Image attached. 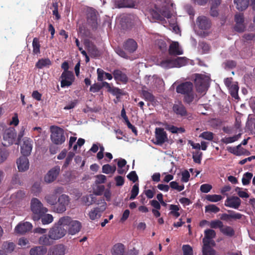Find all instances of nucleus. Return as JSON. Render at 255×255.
Segmentation results:
<instances>
[{
    "label": "nucleus",
    "instance_id": "1",
    "mask_svg": "<svg viewBox=\"0 0 255 255\" xmlns=\"http://www.w3.org/2000/svg\"><path fill=\"white\" fill-rule=\"evenodd\" d=\"M176 91L177 93L184 95V101L187 104L192 103L195 98L194 86L191 82L181 83L176 87Z\"/></svg>",
    "mask_w": 255,
    "mask_h": 255
},
{
    "label": "nucleus",
    "instance_id": "2",
    "mask_svg": "<svg viewBox=\"0 0 255 255\" xmlns=\"http://www.w3.org/2000/svg\"><path fill=\"white\" fill-rule=\"evenodd\" d=\"M58 224L64 226L67 229V233L71 235H75L79 233L81 229V222L77 220H73L69 216H64L59 219Z\"/></svg>",
    "mask_w": 255,
    "mask_h": 255
},
{
    "label": "nucleus",
    "instance_id": "3",
    "mask_svg": "<svg viewBox=\"0 0 255 255\" xmlns=\"http://www.w3.org/2000/svg\"><path fill=\"white\" fill-rule=\"evenodd\" d=\"M30 208L32 212V218L34 221H38L41 215L48 212L47 208L43 207L41 201L36 198H32Z\"/></svg>",
    "mask_w": 255,
    "mask_h": 255
},
{
    "label": "nucleus",
    "instance_id": "4",
    "mask_svg": "<svg viewBox=\"0 0 255 255\" xmlns=\"http://www.w3.org/2000/svg\"><path fill=\"white\" fill-rule=\"evenodd\" d=\"M195 84L198 93H206L209 86V78L203 74H197L195 76Z\"/></svg>",
    "mask_w": 255,
    "mask_h": 255
},
{
    "label": "nucleus",
    "instance_id": "5",
    "mask_svg": "<svg viewBox=\"0 0 255 255\" xmlns=\"http://www.w3.org/2000/svg\"><path fill=\"white\" fill-rule=\"evenodd\" d=\"M50 138L55 144H62L65 141L64 130L58 127H52L51 128Z\"/></svg>",
    "mask_w": 255,
    "mask_h": 255
},
{
    "label": "nucleus",
    "instance_id": "6",
    "mask_svg": "<svg viewBox=\"0 0 255 255\" xmlns=\"http://www.w3.org/2000/svg\"><path fill=\"white\" fill-rule=\"evenodd\" d=\"M16 132L14 128L10 127L4 129L3 133V141L2 144L4 146H8L15 143Z\"/></svg>",
    "mask_w": 255,
    "mask_h": 255
},
{
    "label": "nucleus",
    "instance_id": "7",
    "mask_svg": "<svg viewBox=\"0 0 255 255\" xmlns=\"http://www.w3.org/2000/svg\"><path fill=\"white\" fill-rule=\"evenodd\" d=\"M65 226L60 225L58 222L49 231V236L52 240H58L64 237L67 234Z\"/></svg>",
    "mask_w": 255,
    "mask_h": 255
},
{
    "label": "nucleus",
    "instance_id": "8",
    "mask_svg": "<svg viewBox=\"0 0 255 255\" xmlns=\"http://www.w3.org/2000/svg\"><path fill=\"white\" fill-rule=\"evenodd\" d=\"M70 198L66 194H62L57 200V203L53 207V210L57 213H63L70 203Z\"/></svg>",
    "mask_w": 255,
    "mask_h": 255
},
{
    "label": "nucleus",
    "instance_id": "9",
    "mask_svg": "<svg viewBox=\"0 0 255 255\" xmlns=\"http://www.w3.org/2000/svg\"><path fill=\"white\" fill-rule=\"evenodd\" d=\"M155 139L152 141L155 145H162L168 140L167 134L164 128H156L155 129Z\"/></svg>",
    "mask_w": 255,
    "mask_h": 255
},
{
    "label": "nucleus",
    "instance_id": "10",
    "mask_svg": "<svg viewBox=\"0 0 255 255\" xmlns=\"http://www.w3.org/2000/svg\"><path fill=\"white\" fill-rule=\"evenodd\" d=\"M33 147V141L30 138L25 137L20 146V152L22 155L28 156Z\"/></svg>",
    "mask_w": 255,
    "mask_h": 255
},
{
    "label": "nucleus",
    "instance_id": "11",
    "mask_svg": "<svg viewBox=\"0 0 255 255\" xmlns=\"http://www.w3.org/2000/svg\"><path fill=\"white\" fill-rule=\"evenodd\" d=\"M68 252L67 247L63 244H59L52 247L48 255H65Z\"/></svg>",
    "mask_w": 255,
    "mask_h": 255
},
{
    "label": "nucleus",
    "instance_id": "12",
    "mask_svg": "<svg viewBox=\"0 0 255 255\" xmlns=\"http://www.w3.org/2000/svg\"><path fill=\"white\" fill-rule=\"evenodd\" d=\"M60 78L62 88L71 86L75 80V77L72 72H63Z\"/></svg>",
    "mask_w": 255,
    "mask_h": 255
},
{
    "label": "nucleus",
    "instance_id": "13",
    "mask_svg": "<svg viewBox=\"0 0 255 255\" xmlns=\"http://www.w3.org/2000/svg\"><path fill=\"white\" fill-rule=\"evenodd\" d=\"M60 168L56 166L52 168L44 176V180L47 183H50L54 181L60 173Z\"/></svg>",
    "mask_w": 255,
    "mask_h": 255
},
{
    "label": "nucleus",
    "instance_id": "14",
    "mask_svg": "<svg viewBox=\"0 0 255 255\" xmlns=\"http://www.w3.org/2000/svg\"><path fill=\"white\" fill-rule=\"evenodd\" d=\"M145 88V86L142 87L140 92V97L145 101L150 102L152 106H155L157 102L156 97L153 95L152 92L146 90Z\"/></svg>",
    "mask_w": 255,
    "mask_h": 255
},
{
    "label": "nucleus",
    "instance_id": "15",
    "mask_svg": "<svg viewBox=\"0 0 255 255\" xmlns=\"http://www.w3.org/2000/svg\"><path fill=\"white\" fill-rule=\"evenodd\" d=\"M196 23L199 28L202 30L209 29L211 26V21L210 19L203 15L198 17Z\"/></svg>",
    "mask_w": 255,
    "mask_h": 255
},
{
    "label": "nucleus",
    "instance_id": "16",
    "mask_svg": "<svg viewBox=\"0 0 255 255\" xmlns=\"http://www.w3.org/2000/svg\"><path fill=\"white\" fill-rule=\"evenodd\" d=\"M27 157L26 156L22 155L17 159L16 164L19 171L24 172L28 169L29 163Z\"/></svg>",
    "mask_w": 255,
    "mask_h": 255
},
{
    "label": "nucleus",
    "instance_id": "17",
    "mask_svg": "<svg viewBox=\"0 0 255 255\" xmlns=\"http://www.w3.org/2000/svg\"><path fill=\"white\" fill-rule=\"evenodd\" d=\"M236 25L234 29L236 31L243 32L244 31L245 26L244 25V17L243 13L237 14L235 16Z\"/></svg>",
    "mask_w": 255,
    "mask_h": 255
},
{
    "label": "nucleus",
    "instance_id": "18",
    "mask_svg": "<svg viewBox=\"0 0 255 255\" xmlns=\"http://www.w3.org/2000/svg\"><path fill=\"white\" fill-rule=\"evenodd\" d=\"M241 200L239 197L237 196H231L227 198L225 205L227 207L233 208L237 209L240 206Z\"/></svg>",
    "mask_w": 255,
    "mask_h": 255
},
{
    "label": "nucleus",
    "instance_id": "19",
    "mask_svg": "<svg viewBox=\"0 0 255 255\" xmlns=\"http://www.w3.org/2000/svg\"><path fill=\"white\" fill-rule=\"evenodd\" d=\"M114 79L117 83L120 82L123 84H126L128 82V77L126 74L120 69H115L112 72Z\"/></svg>",
    "mask_w": 255,
    "mask_h": 255
},
{
    "label": "nucleus",
    "instance_id": "20",
    "mask_svg": "<svg viewBox=\"0 0 255 255\" xmlns=\"http://www.w3.org/2000/svg\"><path fill=\"white\" fill-rule=\"evenodd\" d=\"M228 212L229 214H222L220 217V219L225 221H228L231 219L236 220L241 219L243 216L242 214L236 213L233 210H228Z\"/></svg>",
    "mask_w": 255,
    "mask_h": 255
},
{
    "label": "nucleus",
    "instance_id": "21",
    "mask_svg": "<svg viewBox=\"0 0 255 255\" xmlns=\"http://www.w3.org/2000/svg\"><path fill=\"white\" fill-rule=\"evenodd\" d=\"M124 49L129 53H133L137 48L136 42L133 39H128L123 44Z\"/></svg>",
    "mask_w": 255,
    "mask_h": 255
},
{
    "label": "nucleus",
    "instance_id": "22",
    "mask_svg": "<svg viewBox=\"0 0 255 255\" xmlns=\"http://www.w3.org/2000/svg\"><path fill=\"white\" fill-rule=\"evenodd\" d=\"M32 228L31 224L26 222L17 225L15 228V231L17 233L23 234L31 230Z\"/></svg>",
    "mask_w": 255,
    "mask_h": 255
},
{
    "label": "nucleus",
    "instance_id": "23",
    "mask_svg": "<svg viewBox=\"0 0 255 255\" xmlns=\"http://www.w3.org/2000/svg\"><path fill=\"white\" fill-rule=\"evenodd\" d=\"M251 4H255V0H250ZM236 7L240 11L245 10L249 4V0H234Z\"/></svg>",
    "mask_w": 255,
    "mask_h": 255
},
{
    "label": "nucleus",
    "instance_id": "24",
    "mask_svg": "<svg viewBox=\"0 0 255 255\" xmlns=\"http://www.w3.org/2000/svg\"><path fill=\"white\" fill-rule=\"evenodd\" d=\"M204 235L203 242L204 246H208L210 245L211 240L215 238L216 234L215 231L212 229H207L204 231Z\"/></svg>",
    "mask_w": 255,
    "mask_h": 255
},
{
    "label": "nucleus",
    "instance_id": "25",
    "mask_svg": "<svg viewBox=\"0 0 255 255\" xmlns=\"http://www.w3.org/2000/svg\"><path fill=\"white\" fill-rule=\"evenodd\" d=\"M168 52L170 55H179L183 54L182 50L179 49L178 42H173L170 44Z\"/></svg>",
    "mask_w": 255,
    "mask_h": 255
},
{
    "label": "nucleus",
    "instance_id": "26",
    "mask_svg": "<svg viewBox=\"0 0 255 255\" xmlns=\"http://www.w3.org/2000/svg\"><path fill=\"white\" fill-rule=\"evenodd\" d=\"M173 111L177 115L181 116H186L187 114L185 107L181 103L174 104L173 106Z\"/></svg>",
    "mask_w": 255,
    "mask_h": 255
},
{
    "label": "nucleus",
    "instance_id": "27",
    "mask_svg": "<svg viewBox=\"0 0 255 255\" xmlns=\"http://www.w3.org/2000/svg\"><path fill=\"white\" fill-rule=\"evenodd\" d=\"M87 18L89 22H91L94 25H96L97 24L96 10L93 8H90L88 11Z\"/></svg>",
    "mask_w": 255,
    "mask_h": 255
},
{
    "label": "nucleus",
    "instance_id": "28",
    "mask_svg": "<svg viewBox=\"0 0 255 255\" xmlns=\"http://www.w3.org/2000/svg\"><path fill=\"white\" fill-rule=\"evenodd\" d=\"M47 252V249L43 246H37L31 248L30 250V255H44Z\"/></svg>",
    "mask_w": 255,
    "mask_h": 255
},
{
    "label": "nucleus",
    "instance_id": "29",
    "mask_svg": "<svg viewBox=\"0 0 255 255\" xmlns=\"http://www.w3.org/2000/svg\"><path fill=\"white\" fill-rule=\"evenodd\" d=\"M51 239V238L49 236V233H48V235H43L40 237H39L38 239V243L40 245H42L41 246H49L51 245L53 243Z\"/></svg>",
    "mask_w": 255,
    "mask_h": 255
},
{
    "label": "nucleus",
    "instance_id": "30",
    "mask_svg": "<svg viewBox=\"0 0 255 255\" xmlns=\"http://www.w3.org/2000/svg\"><path fill=\"white\" fill-rule=\"evenodd\" d=\"M103 203L104 205L106 204L105 202H104ZM106 207L105 205H103L101 207V208L97 207L95 208L93 210H92L89 213V217L91 220H95L97 218L98 216H100L99 213L105 210Z\"/></svg>",
    "mask_w": 255,
    "mask_h": 255
},
{
    "label": "nucleus",
    "instance_id": "31",
    "mask_svg": "<svg viewBox=\"0 0 255 255\" xmlns=\"http://www.w3.org/2000/svg\"><path fill=\"white\" fill-rule=\"evenodd\" d=\"M52 65V62L49 58H42L39 59L35 64L38 69H42L44 67H49Z\"/></svg>",
    "mask_w": 255,
    "mask_h": 255
},
{
    "label": "nucleus",
    "instance_id": "32",
    "mask_svg": "<svg viewBox=\"0 0 255 255\" xmlns=\"http://www.w3.org/2000/svg\"><path fill=\"white\" fill-rule=\"evenodd\" d=\"M125 251V247L123 244L118 243L115 245L112 250L113 255H123Z\"/></svg>",
    "mask_w": 255,
    "mask_h": 255
},
{
    "label": "nucleus",
    "instance_id": "33",
    "mask_svg": "<svg viewBox=\"0 0 255 255\" xmlns=\"http://www.w3.org/2000/svg\"><path fill=\"white\" fill-rule=\"evenodd\" d=\"M173 67H180L185 66L187 63V59L184 57H178L172 59Z\"/></svg>",
    "mask_w": 255,
    "mask_h": 255
},
{
    "label": "nucleus",
    "instance_id": "34",
    "mask_svg": "<svg viewBox=\"0 0 255 255\" xmlns=\"http://www.w3.org/2000/svg\"><path fill=\"white\" fill-rule=\"evenodd\" d=\"M220 232L224 235L230 237L234 236L235 235V231L232 227L224 226V225L221 229Z\"/></svg>",
    "mask_w": 255,
    "mask_h": 255
},
{
    "label": "nucleus",
    "instance_id": "35",
    "mask_svg": "<svg viewBox=\"0 0 255 255\" xmlns=\"http://www.w3.org/2000/svg\"><path fill=\"white\" fill-rule=\"evenodd\" d=\"M246 129L252 134L255 135V119H248L246 126Z\"/></svg>",
    "mask_w": 255,
    "mask_h": 255
},
{
    "label": "nucleus",
    "instance_id": "36",
    "mask_svg": "<svg viewBox=\"0 0 255 255\" xmlns=\"http://www.w3.org/2000/svg\"><path fill=\"white\" fill-rule=\"evenodd\" d=\"M15 245L12 242H4L2 245V249L7 253H11L13 251Z\"/></svg>",
    "mask_w": 255,
    "mask_h": 255
},
{
    "label": "nucleus",
    "instance_id": "37",
    "mask_svg": "<svg viewBox=\"0 0 255 255\" xmlns=\"http://www.w3.org/2000/svg\"><path fill=\"white\" fill-rule=\"evenodd\" d=\"M33 52L34 54H38L40 53V44L39 38L34 37L32 41Z\"/></svg>",
    "mask_w": 255,
    "mask_h": 255
},
{
    "label": "nucleus",
    "instance_id": "38",
    "mask_svg": "<svg viewBox=\"0 0 255 255\" xmlns=\"http://www.w3.org/2000/svg\"><path fill=\"white\" fill-rule=\"evenodd\" d=\"M44 199L46 202L53 206L57 203V198L56 195L48 194L45 196Z\"/></svg>",
    "mask_w": 255,
    "mask_h": 255
},
{
    "label": "nucleus",
    "instance_id": "39",
    "mask_svg": "<svg viewBox=\"0 0 255 255\" xmlns=\"http://www.w3.org/2000/svg\"><path fill=\"white\" fill-rule=\"evenodd\" d=\"M43 225H47L52 223L53 221V217L52 215L47 214H43L40 217Z\"/></svg>",
    "mask_w": 255,
    "mask_h": 255
},
{
    "label": "nucleus",
    "instance_id": "40",
    "mask_svg": "<svg viewBox=\"0 0 255 255\" xmlns=\"http://www.w3.org/2000/svg\"><path fill=\"white\" fill-rule=\"evenodd\" d=\"M235 191L237 193L238 196L240 198H248L249 197V194L247 192V189H245L244 190H243L242 188L237 187L235 189Z\"/></svg>",
    "mask_w": 255,
    "mask_h": 255
},
{
    "label": "nucleus",
    "instance_id": "41",
    "mask_svg": "<svg viewBox=\"0 0 255 255\" xmlns=\"http://www.w3.org/2000/svg\"><path fill=\"white\" fill-rule=\"evenodd\" d=\"M116 170L115 165L111 166L110 164L104 165L102 167V172L106 174L114 173Z\"/></svg>",
    "mask_w": 255,
    "mask_h": 255
},
{
    "label": "nucleus",
    "instance_id": "42",
    "mask_svg": "<svg viewBox=\"0 0 255 255\" xmlns=\"http://www.w3.org/2000/svg\"><path fill=\"white\" fill-rule=\"evenodd\" d=\"M82 200L87 206H90L95 202V198L92 194L86 195L82 198Z\"/></svg>",
    "mask_w": 255,
    "mask_h": 255
},
{
    "label": "nucleus",
    "instance_id": "43",
    "mask_svg": "<svg viewBox=\"0 0 255 255\" xmlns=\"http://www.w3.org/2000/svg\"><path fill=\"white\" fill-rule=\"evenodd\" d=\"M253 176V174L251 172H246L243 175L242 179V183L244 185H247L250 184L251 180Z\"/></svg>",
    "mask_w": 255,
    "mask_h": 255
},
{
    "label": "nucleus",
    "instance_id": "44",
    "mask_svg": "<svg viewBox=\"0 0 255 255\" xmlns=\"http://www.w3.org/2000/svg\"><path fill=\"white\" fill-rule=\"evenodd\" d=\"M227 150L229 152L237 156H240L243 154V152L241 151V144L236 147H229L227 148Z\"/></svg>",
    "mask_w": 255,
    "mask_h": 255
},
{
    "label": "nucleus",
    "instance_id": "45",
    "mask_svg": "<svg viewBox=\"0 0 255 255\" xmlns=\"http://www.w3.org/2000/svg\"><path fill=\"white\" fill-rule=\"evenodd\" d=\"M116 4L118 8L130 7L131 6L130 1L129 0H118Z\"/></svg>",
    "mask_w": 255,
    "mask_h": 255
},
{
    "label": "nucleus",
    "instance_id": "46",
    "mask_svg": "<svg viewBox=\"0 0 255 255\" xmlns=\"http://www.w3.org/2000/svg\"><path fill=\"white\" fill-rule=\"evenodd\" d=\"M241 134L239 133L238 134L235 135L231 137H225L224 138H223L222 140L224 143L226 144L232 143L237 141L241 137Z\"/></svg>",
    "mask_w": 255,
    "mask_h": 255
},
{
    "label": "nucleus",
    "instance_id": "47",
    "mask_svg": "<svg viewBox=\"0 0 255 255\" xmlns=\"http://www.w3.org/2000/svg\"><path fill=\"white\" fill-rule=\"evenodd\" d=\"M9 155V153L7 149H0V164L4 162Z\"/></svg>",
    "mask_w": 255,
    "mask_h": 255
},
{
    "label": "nucleus",
    "instance_id": "48",
    "mask_svg": "<svg viewBox=\"0 0 255 255\" xmlns=\"http://www.w3.org/2000/svg\"><path fill=\"white\" fill-rule=\"evenodd\" d=\"M222 197L220 195H207L206 196V199L209 201L216 202L221 200Z\"/></svg>",
    "mask_w": 255,
    "mask_h": 255
},
{
    "label": "nucleus",
    "instance_id": "49",
    "mask_svg": "<svg viewBox=\"0 0 255 255\" xmlns=\"http://www.w3.org/2000/svg\"><path fill=\"white\" fill-rule=\"evenodd\" d=\"M223 225V223L219 220H215L211 221L210 223V226L212 229L219 228L220 231Z\"/></svg>",
    "mask_w": 255,
    "mask_h": 255
},
{
    "label": "nucleus",
    "instance_id": "50",
    "mask_svg": "<svg viewBox=\"0 0 255 255\" xmlns=\"http://www.w3.org/2000/svg\"><path fill=\"white\" fill-rule=\"evenodd\" d=\"M220 211V208L214 204H210L205 207L206 212L217 213Z\"/></svg>",
    "mask_w": 255,
    "mask_h": 255
},
{
    "label": "nucleus",
    "instance_id": "51",
    "mask_svg": "<svg viewBox=\"0 0 255 255\" xmlns=\"http://www.w3.org/2000/svg\"><path fill=\"white\" fill-rule=\"evenodd\" d=\"M139 192V188H138V184H135L132 188V189L131 190V195L129 197L130 200H133L134 199L137 195H138Z\"/></svg>",
    "mask_w": 255,
    "mask_h": 255
},
{
    "label": "nucleus",
    "instance_id": "52",
    "mask_svg": "<svg viewBox=\"0 0 255 255\" xmlns=\"http://www.w3.org/2000/svg\"><path fill=\"white\" fill-rule=\"evenodd\" d=\"M203 255H215V251L210 246H203L202 249Z\"/></svg>",
    "mask_w": 255,
    "mask_h": 255
},
{
    "label": "nucleus",
    "instance_id": "53",
    "mask_svg": "<svg viewBox=\"0 0 255 255\" xmlns=\"http://www.w3.org/2000/svg\"><path fill=\"white\" fill-rule=\"evenodd\" d=\"M183 255H193V249L189 245H184L182 248Z\"/></svg>",
    "mask_w": 255,
    "mask_h": 255
},
{
    "label": "nucleus",
    "instance_id": "54",
    "mask_svg": "<svg viewBox=\"0 0 255 255\" xmlns=\"http://www.w3.org/2000/svg\"><path fill=\"white\" fill-rule=\"evenodd\" d=\"M202 153L199 151L193 153V161L197 163L200 164L202 159Z\"/></svg>",
    "mask_w": 255,
    "mask_h": 255
},
{
    "label": "nucleus",
    "instance_id": "55",
    "mask_svg": "<svg viewBox=\"0 0 255 255\" xmlns=\"http://www.w3.org/2000/svg\"><path fill=\"white\" fill-rule=\"evenodd\" d=\"M169 187L172 189H175L178 191H181L184 189V185H179L176 181H172L169 184Z\"/></svg>",
    "mask_w": 255,
    "mask_h": 255
},
{
    "label": "nucleus",
    "instance_id": "56",
    "mask_svg": "<svg viewBox=\"0 0 255 255\" xmlns=\"http://www.w3.org/2000/svg\"><path fill=\"white\" fill-rule=\"evenodd\" d=\"M205 139L212 140L213 139V133L210 131H204L199 136Z\"/></svg>",
    "mask_w": 255,
    "mask_h": 255
},
{
    "label": "nucleus",
    "instance_id": "57",
    "mask_svg": "<svg viewBox=\"0 0 255 255\" xmlns=\"http://www.w3.org/2000/svg\"><path fill=\"white\" fill-rule=\"evenodd\" d=\"M160 65L161 66V67L166 69H169L173 67V63H172V59H168L162 61L160 63Z\"/></svg>",
    "mask_w": 255,
    "mask_h": 255
},
{
    "label": "nucleus",
    "instance_id": "58",
    "mask_svg": "<svg viewBox=\"0 0 255 255\" xmlns=\"http://www.w3.org/2000/svg\"><path fill=\"white\" fill-rule=\"evenodd\" d=\"M75 154L73 152H69L66 158L65 161L64 162V164L63 165V166L65 167H66L68 166V165L70 163L71 161L72 160V159L73 157L74 156Z\"/></svg>",
    "mask_w": 255,
    "mask_h": 255
},
{
    "label": "nucleus",
    "instance_id": "59",
    "mask_svg": "<svg viewBox=\"0 0 255 255\" xmlns=\"http://www.w3.org/2000/svg\"><path fill=\"white\" fill-rule=\"evenodd\" d=\"M239 90V87L236 85H232L230 89V92L231 96L236 98L238 97V93Z\"/></svg>",
    "mask_w": 255,
    "mask_h": 255
},
{
    "label": "nucleus",
    "instance_id": "60",
    "mask_svg": "<svg viewBox=\"0 0 255 255\" xmlns=\"http://www.w3.org/2000/svg\"><path fill=\"white\" fill-rule=\"evenodd\" d=\"M199 46L202 49V54L207 53L210 51V46L205 42H202L199 43Z\"/></svg>",
    "mask_w": 255,
    "mask_h": 255
},
{
    "label": "nucleus",
    "instance_id": "61",
    "mask_svg": "<svg viewBox=\"0 0 255 255\" xmlns=\"http://www.w3.org/2000/svg\"><path fill=\"white\" fill-rule=\"evenodd\" d=\"M163 125L166 130L170 131L172 133H177V127L173 125H170L167 123H165L163 124Z\"/></svg>",
    "mask_w": 255,
    "mask_h": 255
},
{
    "label": "nucleus",
    "instance_id": "62",
    "mask_svg": "<svg viewBox=\"0 0 255 255\" xmlns=\"http://www.w3.org/2000/svg\"><path fill=\"white\" fill-rule=\"evenodd\" d=\"M127 178L133 183L135 182L138 180V176L135 171H131L128 175Z\"/></svg>",
    "mask_w": 255,
    "mask_h": 255
},
{
    "label": "nucleus",
    "instance_id": "63",
    "mask_svg": "<svg viewBox=\"0 0 255 255\" xmlns=\"http://www.w3.org/2000/svg\"><path fill=\"white\" fill-rule=\"evenodd\" d=\"M212 185L208 184H204L200 186V190L202 192L207 193L212 189Z\"/></svg>",
    "mask_w": 255,
    "mask_h": 255
},
{
    "label": "nucleus",
    "instance_id": "64",
    "mask_svg": "<svg viewBox=\"0 0 255 255\" xmlns=\"http://www.w3.org/2000/svg\"><path fill=\"white\" fill-rule=\"evenodd\" d=\"M116 52L120 56L125 59H128L129 57L128 54L121 48H117Z\"/></svg>",
    "mask_w": 255,
    "mask_h": 255
}]
</instances>
